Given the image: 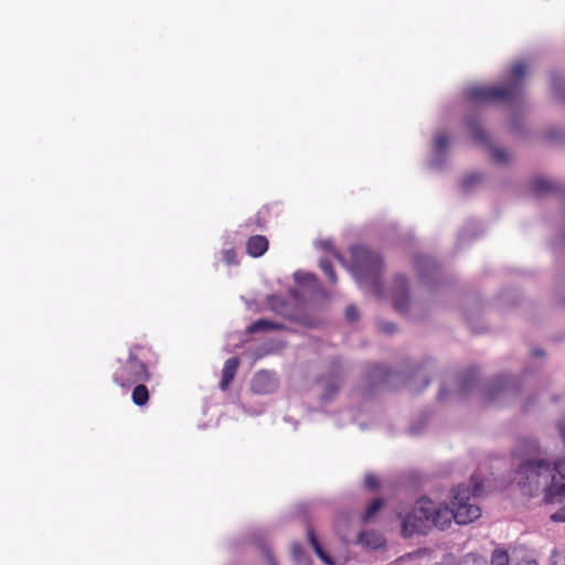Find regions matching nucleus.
<instances>
[{
    "label": "nucleus",
    "mask_w": 565,
    "mask_h": 565,
    "mask_svg": "<svg viewBox=\"0 0 565 565\" xmlns=\"http://www.w3.org/2000/svg\"><path fill=\"white\" fill-rule=\"evenodd\" d=\"M364 484L370 490H376L380 487V481L376 476L367 475L364 479Z\"/></svg>",
    "instance_id": "nucleus-30"
},
{
    "label": "nucleus",
    "mask_w": 565,
    "mask_h": 565,
    "mask_svg": "<svg viewBox=\"0 0 565 565\" xmlns=\"http://www.w3.org/2000/svg\"><path fill=\"white\" fill-rule=\"evenodd\" d=\"M308 279L315 280V279H316V276H315V275H312V274H309V275H308Z\"/></svg>",
    "instance_id": "nucleus-40"
},
{
    "label": "nucleus",
    "mask_w": 565,
    "mask_h": 565,
    "mask_svg": "<svg viewBox=\"0 0 565 565\" xmlns=\"http://www.w3.org/2000/svg\"><path fill=\"white\" fill-rule=\"evenodd\" d=\"M391 372L386 366L375 365L371 371V377L374 382H385Z\"/></svg>",
    "instance_id": "nucleus-20"
},
{
    "label": "nucleus",
    "mask_w": 565,
    "mask_h": 565,
    "mask_svg": "<svg viewBox=\"0 0 565 565\" xmlns=\"http://www.w3.org/2000/svg\"><path fill=\"white\" fill-rule=\"evenodd\" d=\"M457 565H487V559L480 555L469 553L466 554Z\"/></svg>",
    "instance_id": "nucleus-21"
},
{
    "label": "nucleus",
    "mask_w": 565,
    "mask_h": 565,
    "mask_svg": "<svg viewBox=\"0 0 565 565\" xmlns=\"http://www.w3.org/2000/svg\"><path fill=\"white\" fill-rule=\"evenodd\" d=\"M338 391H339V383H335V382L328 383L323 391V399L327 402L332 399Z\"/></svg>",
    "instance_id": "nucleus-26"
},
{
    "label": "nucleus",
    "mask_w": 565,
    "mask_h": 565,
    "mask_svg": "<svg viewBox=\"0 0 565 565\" xmlns=\"http://www.w3.org/2000/svg\"><path fill=\"white\" fill-rule=\"evenodd\" d=\"M479 492V486L476 484L473 492L466 486H458L452 490L451 499V521L458 524H467L477 520L481 515V509L475 503Z\"/></svg>",
    "instance_id": "nucleus-6"
},
{
    "label": "nucleus",
    "mask_w": 565,
    "mask_h": 565,
    "mask_svg": "<svg viewBox=\"0 0 565 565\" xmlns=\"http://www.w3.org/2000/svg\"><path fill=\"white\" fill-rule=\"evenodd\" d=\"M558 429H559V434H561L562 440H563V443L565 445V420H562L558 424Z\"/></svg>",
    "instance_id": "nucleus-36"
},
{
    "label": "nucleus",
    "mask_w": 565,
    "mask_h": 565,
    "mask_svg": "<svg viewBox=\"0 0 565 565\" xmlns=\"http://www.w3.org/2000/svg\"><path fill=\"white\" fill-rule=\"evenodd\" d=\"M531 190L535 195L556 193L559 191V188L554 182L543 179L535 178L531 182Z\"/></svg>",
    "instance_id": "nucleus-12"
},
{
    "label": "nucleus",
    "mask_w": 565,
    "mask_h": 565,
    "mask_svg": "<svg viewBox=\"0 0 565 565\" xmlns=\"http://www.w3.org/2000/svg\"><path fill=\"white\" fill-rule=\"evenodd\" d=\"M145 352H150V349L141 344L131 345L128 356L117 361L113 373L114 383L122 388H130L137 383L149 382L152 375L145 361Z\"/></svg>",
    "instance_id": "nucleus-4"
},
{
    "label": "nucleus",
    "mask_w": 565,
    "mask_h": 565,
    "mask_svg": "<svg viewBox=\"0 0 565 565\" xmlns=\"http://www.w3.org/2000/svg\"><path fill=\"white\" fill-rule=\"evenodd\" d=\"M265 556H266V561H267L268 565H278V563L275 559L274 555L269 551L265 552Z\"/></svg>",
    "instance_id": "nucleus-34"
},
{
    "label": "nucleus",
    "mask_w": 565,
    "mask_h": 565,
    "mask_svg": "<svg viewBox=\"0 0 565 565\" xmlns=\"http://www.w3.org/2000/svg\"><path fill=\"white\" fill-rule=\"evenodd\" d=\"M527 73V65L523 61L511 65L508 83L495 86H472L466 92L469 100L476 104L507 103L515 99L522 92V83Z\"/></svg>",
    "instance_id": "nucleus-3"
},
{
    "label": "nucleus",
    "mask_w": 565,
    "mask_h": 565,
    "mask_svg": "<svg viewBox=\"0 0 565 565\" xmlns=\"http://www.w3.org/2000/svg\"><path fill=\"white\" fill-rule=\"evenodd\" d=\"M477 370L475 369H471L469 370V372H467L462 380H461V390L462 392H467L471 388L472 384L475 383L476 379H477Z\"/></svg>",
    "instance_id": "nucleus-23"
},
{
    "label": "nucleus",
    "mask_w": 565,
    "mask_h": 565,
    "mask_svg": "<svg viewBox=\"0 0 565 565\" xmlns=\"http://www.w3.org/2000/svg\"><path fill=\"white\" fill-rule=\"evenodd\" d=\"M345 317L351 322L356 321L358 318H359V312H358L356 307H354L352 305L348 306L347 309H345Z\"/></svg>",
    "instance_id": "nucleus-31"
},
{
    "label": "nucleus",
    "mask_w": 565,
    "mask_h": 565,
    "mask_svg": "<svg viewBox=\"0 0 565 565\" xmlns=\"http://www.w3.org/2000/svg\"><path fill=\"white\" fill-rule=\"evenodd\" d=\"M532 354H533L534 356H543V354H544V353H543V351H541V350H533Z\"/></svg>",
    "instance_id": "nucleus-38"
},
{
    "label": "nucleus",
    "mask_w": 565,
    "mask_h": 565,
    "mask_svg": "<svg viewBox=\"0 0 565 565\" xmlns=\"http://www.w3.org/2000/svg\"><path fill=\"white\" fill-rule=\"evenodd\" d=\"M319 265H320L321 270L328 277L329 281L331 284H335L337 282V274H335V270L333 268L332 262L330 259H328V258H322L320 260Z\"/></svg>",
    "instance_id": "nucleus-19"
},
{
    "label": "nucleus",
    "mask_w": 565,
    "mask_h": 565,
    "mask_svg": "<svg viewBox=\"0 0 565 565\" xmlns=\"http://www.w3.org/2000/svg\"><path fill=\"white\" fill-rule=\"evenodd\" d=\"M519 565H539V563L534 559H522Z\"/></svg>",
    "instance_id": "nucleus-37"
},
{
    "label": "nucleus",
    "mask_w": 565,
    "mask_h": 565,
    "mask_svg": "<svg viewBox=\"0 0 565 565\" xmlns=\"http://www.w3.org/2000/svg\"><path fill=\"white\" fill-rule=\"evenodd\" d=\"M238 366H239V359L236 356L230 358L225 361L223 369H222V379L220 381V388L223 392L228 390L231 383L235 379Z\"/></svg>",
    "instance_id": "nucleus-8"
},
{
    "label": "nucleus",
    "mask_w": 565,
    "mask_h": 565,
    "mask_svg": "<svg viewBox=\"0 0 565 565\" xmlns=\"http://www.w3.org/2000/svg\"><path fill=\"white\" fill-rule=\"evenodd\" d=\"M510 379L508 376H500L495 379L483 394V398L487 402H492L497 395L505 391L509 386Z\"/></svg>",
    "instance_id": "nucleus-11"
},
{
    "label": "nucleus",
    "mask_w": 565,
    "mask_h": 565,
    "mask_svg": "<svg viewBox=\"0 0 565 565\" xmlns=\"http://www.w3.org/2000/svg\"><path fill=\"white\" fill-rule=\"evenodd\" d=\"M392 297L394 308L397 311L406 312L409 309L408 286L404 276L398 275L395 277Z\"/></svg>",
    "instance_id": "nucleus-7"
},
{
    "label": "nucleus",
    "mask_w": 565,
    "mask_h": 565,
    "mask_svg": "<svg viewBox=\"0 0 565 565\" xmlns=\"http://www.w3.org/2000/svg\"><path fill=\"white\" fill-rule=\"evenodd\" d=\"M423 265H431L430 260L426 257L419 256L416 259V266L419 268Z\"/></svg>",
    "instance_id": "nucleus-35"
},
{
    "label": "nucleus",
    "mask_w": 565,
    "mask_h": 565,
    "mask_svg": "<svg viewBox=\"0 0 565 565\" xmlns=\"http://www.w3.org/2000/svg\"><path fill=\"white\" fill-rule=\"evenodd\" d=\"M351 271L356 280L367 284L375 296L382 297L380 276L384 264L381 256L365 246H354L351 248Z\"/></svg>",
    "instance_id": "nucleus-5"
},
{
    "label": "nucleus",
    "mask_w": 565,
    "mask_h": 565,
    "mask_svg": "<svg viewBox=\"0 0 565 565\" xmlns=\"http://www.w3.org/2000/svg\"><path fill=\"white\" fill-rule=\"evenodd\" d=\"M480 180H481V177L479 174H477V173L469 174L463 178L461 185L465 190H469L472 188L473 184L480 182Z\"/></svg>",
    "instance_id": "nucleus-28"
},
{
    "label": "nucleus",
    "mask_w": 565,
    "mask_h": 565,
    "mask_svg": "<svg viewBox=\"0 0 565 565\" xmlns=\"http://www.w3.org/2000/svg\"><path fill=\"white\" fill-rule=\"evenodd\" d=\"M491 157L498 163H503L508 160V152L502 148H491Z\"/></svg>",
    "instance_id": "nucleus-27"
},
{
    "label": "nucleus",
    "mask_w": 565,
    "mask_h": 565,
    "mask_svg": "<svg viewBox=\"0 0 565 565\" xmlns=\"http://www.w3.org/2000/svg\"><path fill=\"white\" fill-rule=\"evenodd\" d=\"M273 382L270 375L266 371H260L255 374L252 381V388L254 392L264 394L271 391Z\"/></svg>",
    "instance_id": "nucleus-10"
},
{
    "label": "nucleus",
    "mask_w": 565,
    "mask_h": 565,
    "mask_svg": "<svg viewBox=\"0 0 565 565\" xmlns=\"http://www.w3.org/2000/svg\"><path fill=\"white\" fill-rule=\"evenodd\" d=\"M509 554L503 550H495L492 553L490 565H509Z\"/></svg>",
    "instance_id": "nucleus-22"
},
{
    "label": "nucleus",
    "mask_w": 565,
    "mask_h": 565,
    "mask_svg": "<svg viewBox=\"0 0 565 565\" xmlns=\"http://www.w3.org/2000/svg\"><path fill=\"white\" fill-rule=\"evenodd\" d=\"M553 475L557 473L561 479L565 480V457L563 459H559L554 462L553 467Z\"/></svg>",
    "instance_id": "nucleus-29"
},
{
    "label": "nucleus",
    "mask_w": 565,
    "mask_h": 565,
    "mask_svg": "<svg viewBox=\"0 0 565 565\" xmlns=\"http://www.w3.org/2000/svg\"><path fill=\"white\" fill-rule=\"evenodd\" d=\"M222 262L226 265H236L237 256L234 248L224 249L222 252Z\"/></svg>",
    "instance_id": "nucleus-25"
},
{
    "label": "nucleus",
    "mask_w": 565,
    "mask_h": 565,
    "mask_svg": "<svg viewBox=\"0 0 565 565\" xmlns=\"http://www.w3.org/2000/svg\"><path fill=\"white\" fill-rule=\"evenodd\" d=\"M380 330L387 334H393L396 331V326L392 322H382L380 324Z\"/></svg>",
    "instance_id": "nucleus-33"
},
{
    "label": "nucleus",
    "mask_w": 565,
    "mask_h": 565,
    "mask_svg": "<svg viewBox=\"0 0 565 565\" xmlns=\"http://www.w3.org/2000/svg\"><path fill=\"white\" fill-rule=\"evenodd\" d=\"M467 126L470 130L471 137L481 143L488 142L487 131L482 128L480 121L472 117L467 120Z\"/></svg>",
    "instance_id": "nucleus-16"
},
{
    "label": "nucleus",
    "mask_w": 565,
    "mask_h": 565,
    "mask_svg": "<svg viewBox=\"0 0 565 565\" xmlns=\"http://www.w3.org/2000/svg\"><path fill=\"white\" fill-rule=\"evenodd\" d=\"M359 542L365 546L377 550L385 544L382 534L375 531H364L359 534Z\"/></svg>",
    "instance_id": "nucleus-14"
},
{
    "label": "nucleus",
    "mask_w": 565,
    "mask_h": 565,
    "mask_svg": "<svg viewBox=\"0 0 565 565\" xmlns=\"http://www.w3.org/2000/svg\"><path fill=\"white\" fill-rule=\"evenodd\" d=\"M307 535H308V541H309V544L312 546V548L315 550L316 554L328 565H332L333 562L331 561L330 556L327 554V552L322 548V546L320 545L319 541H318V537L316 536L315 534V531L311 526L308 527V532H307Z\"/></svg>",
    "instance_id": "nucleus-17"
},
{
    "label": "nucleus",
    "mask_w": 565,
    "mask_h": 565,
    "mask_svg": "<svg viewBox=\"0 0 565 565\" xmlns=\"http://www.w3.org/2000/svg\"><path fill=\"white\" fill-rule=\"evenodd\" d=\"M149 398L150 393L145 383H137L134 385V390L131 392V401L135 405L143 407L148 404Z\"/></svg>",
    "instance_id": "nucleus-15"
},
{
    "label": "nucleus",
    "mask_w": 565,
    "mask_h": 565,
    "mask_svg": "<svg viewBox=\"0 0 565 565\" xmlns=\"http://www.w3.org/2000/svg\"><path fill=\"white\" fill-rule=\"evenodd\" d=\"M444 396V390H440L439 393H438V398L441 399Z\"/></svg>",
    "instance_id": "nucleus-39"
},
{
    "label": "nucleus",
    "mask_w": 565,
    "mask_h": 565,
    "mask_svg": "<svg viewBox=\"0 0 565 565\" xmlns=\"http://www.w3.org/2000/svg\"><path fill=\"white\" fill-rule=\"evenodd\" d=\"M518 484L532 493L544 487L545 502L553 503L565 497V483H558L551 463L545 459L527 460L516 470Z\"/></svg>",
    "instance_id": "nucleus-1"
},
{
    "label": "nucleus",
    "mask_w": 565,
    "mask_h": 565,
    "mask_svg": "<svg viewBox=\"0 0 565 565\" xmlns=\"http://www.w3.org/2000/svg\"><path fill=\"white\" fill-rule=\"evenodd\" d=\"M451 515L447 505L436 504L423 497L403 519L402 532L405 536H412L415 533L425 534L433 527L445 530L451 524Z\"/></svg>",
    "instance_id": "nucleus-2"
},
{
    "label": "nucleus",
    "mask_w": 565,
    "mask_h": 565,
    "mask_svg": "<svg viewBox=\"0 0 565 565\" xmlns=\"http://www.w3.org/2000/svg\"><path fill=\"white\" fill-rule=\"evenodd\" d=\"M384 500L381 498L374 499L366 508L365 512L362 514L361 520L363 523H369L376 513L383 508Z\"/></svg>",
    "instance_id": "nucleus-18"
},
{
    "label": "nucleus",
    "mask_w": 565,
    "mask_h": 565,
    "mask_svg": "<svg viewBox=\"0 0 565 565\" xmlns=\"http://www.w3.org/2000/svg\"><path fill=\"white\" fill-rule=\"evenodd\" d=\"M286 327L282 323L274 322L267 319H258L247 327V333L254 334L263 331H278L284 330Z\"/></svg>",
    "instance_id": "nucleus-13"
},
{
    "label": "nucleus",
    "mask_w": 565,
    "mask_h": 565,
    "mask_svg": "<svg viewBox=\"0 0 565 565\" xmlns=\"http://www.w3.org/2000/svg\"><path fill=\"white\" fill-rule=\"evenodd\" d=\"M553 522H565V507L559 508L556 512L551 514Z\"/></svg>",
    "instance_id": "nucleus-32"
},
{
    "label": "nucleus",
    "mask_w": 565,
    "mask_h": 565,
    "mask_svg": "<svg viewBox=\"0 0 565 565\" xmlns=\"http://www.w3.org/2000/svg\"><path fill=\"white\" fill-rule=\"evenodd\" d=\"M449 137L444 132H438L435 137V150L437 152H444L449 146Z\"/></svg>",
    "instance_id": "nucleus-24"
},
{
    "label": "nucleus",
    "mask_w": 565,
    "mask_h": 565,
    "mask_svg": "<svg viewBox=\"0 0 565 565\" xmlns=\"http://www.w3.org/2000/svg\"><path fill=\"white\" fill-rule=\"evenodd\" d=\"M268 247V239L264 235H253L246 242V252L254 258L263 256Z\"/></svg>",
    "instance_id": "nucleus-9"
}]
</instances>
